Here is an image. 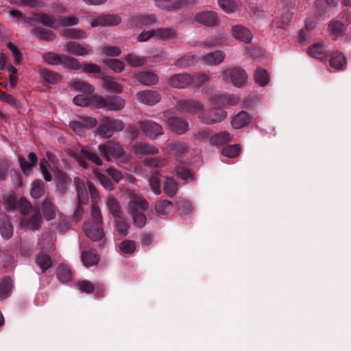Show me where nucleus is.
I'll return each instance as SVG.
<instances>
[{
	"label": "nucleus",
	"mask_w": 351,
	"mask_h": 351,
	"mask_svg": "<svg viewBox=\"0 0 351 351\" xmlns=\"http://www.w3.org/2000/svg\"><path fill=\"white\" fill-rule=\"evenodd\" d=\"M142 132L151 138H156L157 136L163 134L162 126L152 120H145L140 123Z\"/></svg>",
	"instance_id": "9b49d317"
},
{
	"label": "nucleus",
	"mask_w": 351,
	"mask_h": 351,
	"mask_svg": "<svg viewBox=\"0 0 351 351\" xmlns=\"http://www.w3.org/2000/svg\"><path fill=\"white\" fill-rule=\"evenodd\" d=\"M138 99L143 104L154 106L161 99L160 94L155 90H143L136 94Z\"/></svg>",
	"instance_id": "f3484780"
},
{
	"label": "nucleus",
	"mask_w": 351,
	"mask_h": 351,
	"mask_svg": "<svg viewBox=\"0 0 351 351\" xmlns=\"http://www.w3.org/2000/svg\"><path fill=\"white\" fill-rule=\"evenodd\" d=\"M36 263L40 267L43 272H45L52 265L50 256L46 254H38L36 258Z\"/></svg>",
	"instance_id": "de8ad7c7"
},
{
	"label": "nucleus",
	"mask_w": 351,
	"mask_h": 351,
	"mask_svg": "<svg viewBox=\"0 0 351 351\" xmlns=\"http://www.w3.org/2000/svg\"><path fill=\"white\" fill-rule=\"evenodd\" d=\"M329 28L331 33L336 36H340L346 29L343 23L338 20L330 21Z\"/></svg>",
	"instance_id": "680f3d73"
},
{
	"label": "nucleus",
	"mask_w": 351,
	"mask_h": 351,
	"mask_svg": "<svg viewBox=\"0 0 351 351\" xmlns=\"http://www.w3.org/2000/svg\"><path fill=\"white\" fill-rule=\"evenodd\" d=\"M64 50L77 56H84L93 51L88 46L84 47L80 43L74 41L68 42L64 45Z\"/></svg>",
	"instance_id": "dca6fc26"
},
{
	"label": "nucleus",
	"mask_w": 351,
	"mask_h": 351,
	"mask_svg": "<svg viewBox=\"0 0 351 351\" xmlns=\"http://www.w3.org/2000/svg\"><path fill=\"white\" fill-rule=\"evenodd\" d=\"M125 100L119 96L107 97L106 107L109 110L117 111L125 106Z\"/></svg>",
	"instance_id": "f704fd0d"
},
{
	"label": "nucleus",
	"mask_w": 351,
	"mask_h": 351,
	"mask_svg": "<svg viewBox=\"0 0 351 351\" xmlns=\"http://www.w3.org/2000/svg\"><path fill=\"white\" fill-rule=\"evenodd\" d=\"M74 184L77 195V202L73 218L75 221H80L84 214L82 204H87L88 202V194L84 182L79 178H74Z\"/></svg>",
	"instance_id": "f03ea898"
},
{
	"label": "nucleus",
	"mask_w": 351,
	"mask_h": 351,
	"mask_svg": "<svg viewBox=\"0 0 351 351\" xmlns=\"http://www.w3.org/2000/svg\"><path fill=\"white\" fill-rule=\"evenodd\" d=\"M241 149L239 145H232L224 147L221 150V154L228 158H235L240 154Z\"/></svg>",
	"instance_id": "5fc2aeb1"
},
{
	"label": "nucleus",
	"mask_w": 351,
	"mask_h": 351,
	"mask_svg": "<svg viewBox=\"0 0 351 351\" xmlns=\"http://www.w3.org/2000/svg\"><path fill=\"white\" fill-rule=\"evenodd\" d=\"M103 80L105 82L104 86L106 89L117 93L123 91V86L114 77L105 76Z\"/></svg>",
	"instance_id": "a18cd8bd"
},
{
	"label": "nucleus",
	"mask_w": 351,
	"mask_h": 351,
	"mask_svg": "<svg viewBox=\"0 0 351 351\" xmlns=\"http://www.w3.org/2000/svg\"><path fill=\"white\" fill-rule=\"evenodd\" d=\"M95 174L97 180L99 181L100 184L106 189L108 191H112L114 189V185L113 182L108 177L99 172H95Z\"/></svg>",
	"instance_id": "e2e57ef3"
},
{
	"label": "nucleus",
	"mask_w": 351,
	"mask_h": 351,
	"mask_svg": "<svg viewBox=\"0 0 351 351\" xmlns=\"http://www.w3.org/2000/svg\"><path fill=\"white\" fill-rule=\"evenodd\" d=\"M179 109L191 114H199L203 108V105L196 100H180L178 102Z\"/></svg>",
	"instance_id": "a211bd4d"
},
{
	"label": "nucleus",
	"mask_w": 351,
	"mask_h": 351,
	"mask_svg": "<svg viewBox=\"0 0 351 351\" xmlns=\"http://www.w3.org/2000/svg\"><path fill=\"white\" fill-rule=\"evenodd\" d=\"M44 182L40 180H34L32 184V189L30 191L31 196L34 199H38L44 195Z\"/></svg>",
	"instance_id": "c03bdc74"
},
{
	"label": "nucleus",
	"mask_w": 351,
	"mask_h": 351,
	"mask_svg": "<svg viewBox=\"0 0 351 351\" xmlns=\"http://www.w3.org/2000/svg\"><path fill=\"white\" fill-rule=\"evenodd\" d=\"M17 208L22 217H25L31 214L34 211V207L25 197H22L18 201Z\"/></svg>",
	"instance_id": "a19ab883"
},
{
	"label": "nucleus",
	"mask_w": 351,
	"mask_h": 351,
	"mask_svg": "<svg viewBox=\"0 0 351 351\" xmlns=\"http://www.w3.org/2000/svg\"><path fill=\"white\" fill-rule=\"evenodd\" d=\"M190 74L186 73L171 75L168 80V84L175 88H184L190 86Z\"/></svg>",
	"instance_id": "2eb2a0df"
},
{
	"label": "nucleus",
	"mask_w": 351,
	"mask_h": 351,
	"mask_svg": "<svg viewBox=\"0 0 351 351\" xmlns=\"http://www.w3.org/2000/svg\"><path fill=\"white\" fill-rule=\"evenodd\" d=\"M225 58V54L221 51H215L204 55L202 60L207 65H217L221 63Z\"/></svg>",
	"instance_id": "a878e982"
},
{
	"label": "nucleus",
	"mask_w": 351,
	"mask_h": 351,
	"mask_svg": "<svg viewBox=\"0 0 351 351\" xmlns=\"http://www.w3.org/2000/svg\"><path fill=\"white\" fill-rule=\"evenodd\" d=\"M218 4L228 14L233 13L239 9L238 4L234 0H218Z\"/></svg>",
	"instance_id": "09e8293b"
},
{
	"label": "nucleus",
	"mask_w": 351,
	"mask_h": 351,
	"mask_svg": "<svg viewBox=\"0 0 351 351\" xmlns=\"http://www.w3.org/2000/svg\"><path fill=\"white\" fill-rule=\"evenodd\" d=\"M84 231L86 235L92 241H99L104 237V232L101 226L86 222L84 224Z\"/></svg>",
	"instance_id": "4468645a"
},
{
	"label": "nucleus",
	"mask_w": 351,
	"mask_h": 351,
	"mask_svg": "<svg viewBox=\"0 0 351 351\" xmlns=\"http://www.w3.org/2000/svg\"><path fill=\"white\" fill-rule=\"evenodd\" d=\"M62 34L66 37L73 39H80L86 37V34L83 30L73 28L64 30Z\"/></svg>",
	"instance_id": "0e129e2a"
},
{
	"label": "nucleus",
	"mask_w": 351,
	"mask_h": 351,
	"mask_svg": "<svg viewBox=\"0 0 351 351\" xmlns=\"http://www.w3.org/2000/svg\"><path fill=\"white\" fill-rule=\"evenodd\" d=\"M99 150L101 155L108 161L110 160V156L116 158H122L125 152L122 147L113 141H108L106 143L101 144L99 146Z\"/></svg>",
	"instance_id": "0eeeda50"
},
{
	"label": "nucleus",
	"mask_w": 351,
	"mask_h": 351,
	"mask_svg": "<svg viewBox=\"0 0 351 351\" xmlns=\"http://www.w3.org/2000/svg\"><path fill=\"white\" fill-rule=\"evenodd\" d=\"M0 232L5 239H10L13 235V226L10 218L3 213L0 214Z\"/></svg>",
	"instance_id": "4be33fe9"
},
{
	"label": "nucleus",
	"mask_w": 351,
	"mask_h": 351,
	"mask_svg": "<svg viewBox=\"0 0 351 351\" xmlns=\"http://www.w3.org/2000/svg\"><path fill=\"white\" fill-rule=\"evenodd\" d=\"M71 86L75 90L86 94H91L95 90L91 84L84 81H75L72 83Z\"/></svg>",
	"instance_id": "3c124183"
},
{
	"label": "nucleus",
	"mask_w": 351,
	"mask_h": 351,
	"mask_svg": "<svg viewBox=\"0 0 351 351\" xmlns=\"http://www.w3.org/2000/svg\"><path fill=\"white\" fill-rule=\"evenodd\" d=\"M309 54L315 58L322 60L327 56L326 53L324 50V43H318L313 44L308 48Z\"/></svg>",
	"instance_id": "58836bf2"
},
{
	"label": "nucleus",
	"mask_w": 351,
	"mask_h": 351,
	"mask_svg": "<svg viewBox=\"0 0 351 351\" xmlns=\"http://www.w3.org/2000/svg\"><path fill=\"white\" fill-rule=\"evenodd\" d=\"M81 259L84 266L86 267L96 265L99 260V256L95 250H90L83 251L81 255Z\"/></svg>",
	"instance_id": "c85d7f7f"
},
{
	"label": "nucleus",
	"mask_w": 351,
	"mask_h": 351,
	"mask_svg": "<svg viewBox=\"0 0 351 351\" xmlns=\"http://www.w3.org/2000/svg\"><path fill=\"white\" fill-rule=\"evenodd\" d=\"M90 215L92 218V221L90 222L92 224L99 226L103 224L101 211L98 206H95L94 204L92 205Z\"/></svg>",
	"instance_id": "774afa93"
},
{
	"label": "nucleus",
	"mask_w": 351,
	"mask_h": 351,
	"mask_svg": "<svg viewBox=\"0 0 351 351\" xmlns=\"http://www.w3.org/2000/svg\"><path fill=\"white\" fill-rule=\"evenodd\" d=\"M27 158L28 161L22 156L19 158L21 169L26 176L31 173L32 167L35 166L38 162V158L34 152L29 153Z\"/></svg>",
	"instance_id": "b1692460"
},
{
	"label": "nucleus",
	"mask_w": 351,
	"mask_h": 351,
	"mask_svg": "<svg viewBox=\"0 0 351 351\" xmlns=\"http://www.w3.org/2000/svg\"><path fill=\"white\" fill-rule=\"evenodd\" d=\"M226 37L220 35L210 36L204 41V45L206 47H218L226 44Z\"/></svg>",
	"instance_id": "49530a36"
},
{
	"label": "nucleus",
	"mask_w": 351,
	"mask_h": 351,
	"mask_svg": "<svg viewBox=\"0 0 351 351\" xmlns=\"http://www.w3.org/2000/svg\"><path fill=\"white\" fill-rule=\"evenodd\" d=\"M154 36L161 40L174 39L177 37L176 31L171 27L158 28L154 30Z\"/></svg>",
	"instance_id": "473e14b6"
},
{
	"label": "nucleus",
	"mask_w": 351,
	"mask_h": 351,
	"mask_svg": "<svg viewBox=\"0 0 351 351\" xmlns=\"http://www.w3.org/2000/svg\"><path fill=\"white\" fill-rule=\"evenodd\" d=\"M41 210L46 221L52 220L56 216V207L52 200L48 197H45L43 200Z\"/></svg>",
	"instance_id": "6ab92c4d"
},
{
	"label": "nucleus",
	"mask_w": 351,
	"mask_h": 351,
	"mask_svg": "<svg viewBox=\"0 0 351 351\" xmlns=\"http://www.w3.org/2000/svg\"><path fill=\"white\" fill-rule=\"evenodd\" d=\"M167 123L170 130L178 134H185L189 130L188 122L182 117H170Z\"/></svg>",
	"instance_id": "f8f14e48"
},
{
	"label": "nucleus",
	"mask_w": 351,
	"mask_h": 351,
	"mask_svg": "<svg viewBox=\"0 0 351 351\" xmlns=\"http://www.w3.org/2000/svg\"><path fill=\"white\" fill-rule=\"evenodd\" d=\"M114 227L120 235L125 237L128 234L130 224L122 217V215L114 217Z\"/></svg>",
	"instance_id": "ea45409f"
},
{
	"label": "nucleus",
	"mask_w": 351,
	"mask_h": 351,
	"mask_svg": "<svg viewBox=\"0 0 351 351\" xmlns=\"http://www.w3.org/2000/svg\"><path fill=\"white\" fill-rule=\"evenodd\" d=\"M119 250L123 253L131 254L136 250V243L132 240H124L119 244Z\"/></svg>",
	"instance_id": "69168bd1"
},
{
	"label": "nucleus",
	"mask_w": 351,
	"mask_h": 351,
	"mask_svg": "<svg viewBox=\"0 0 351 351\" xmlns=\"http://www.w3.org/2000/svg\"><path fill=\"white\" fill-rule=\"evenodd\" d=\"M232 134L226 131L217 133L210 137V143L213 145H219L231 141Z\"/></svg>",
	"instance_id": "2f4dec72"
},
{
	"label": "nucleus",
	"mask_w": 351,
	"mask_h": 351,
	"mask_svg": "<svg viewBox=\"0 0 351 351\" xmlns=\"http://www.w3.org/2000/svg\"><path fill=\"white\" fill-rule=\"evenodd\" d=\"M124 126L122 121L105 117L100 121L97 132L101 137L110 138L114 132L123 130Z\"/></svg>",
	"instance_id": "7ed1b4c3"
},
{
	"label": "nucleus",
	"mask_w": 351,
	"mask_h": 351,
	"mask_svg": "<svg viewBox=\"0 0 351 351\" xmlns=\"http://www.w3.org/2000/svg\"><path fill=\"white\" fill-rule=\"evenodd\" d=\"M156 21V18L154 14H141L133 16L130 19L131 25L138 27L153 25Z\"/></svg>",
	"instance_id": "aec40b11"
},
{
	"label": "nucleus",
	"mask_w": 351,
	"mask_h": 351,
	"mask_svg": "<svg viewBox=\"0 0 351 351\" xmlns=\"http://www.w3.org/2000/svg\"><path fill=\"white\" fill-rule=\"evenodd\" d=\"M35 16L38 19V21H40L43 25L49 27L57 28L58 24H59L55 16L47 14H35Z\"/></svg>",
	"instance_id": "4c0bfd02"
},
{
	"label": "nucleus",
	"mask_w": 351,
	"mask_h": 351,
	"mask_svg": "<svg viewBox=\"0 0 351 351\" xmlns=\"http://www.w3.org/2000/svg\"><path fill=\"white\" fill-rule=\"evenodd\" d=\"M195 56L194 55H185L176 60L174 65L177 66L186 67L194 64Z\"/></svg>",
	"instance_id": "bf43d9fd"
},
{
	"label": "nucleus",
	"mask_w": 351,
	"mask_h": 351,
	"mask_svg": "<svg viewBox=\"0 0 351 351\" xmlns=\"http://www.w3.org/2000/svg\"><path fill=\"white\" fill-rule=\"evenodd\" d=\"M62 65L65 68L73 70H79L81 69V64L78 60L75 58L62 55Z\"/></svg>",
	"instance_id": "864d4df0"
},
{
	"label": "nucleus",
	"mask_w": 351,
	"mask_h": 351,
	"mask_svg": "<svg viewBox=\"0 0 351 351\" xmlns=\"http://www.w3.org/2000/svg\"><path fill=\"white\" fill-rule=\"evenodd\" d=\"M232 34L236 39L247 43L251 42L253 38L252 34L249 29L239 25L232 27Z\"/></svg>",
	"instance_id": "5701e85b"
},
{
	"label": "nucleus",
	"mask_w": 351,
	"mask_h": 351,
	"mask_svg": "<svg viewBox=\"0 0 351 351\" xmlns=\"http://www.w3.org/2000/svg\"><path fill=\"white\" fill-rule=\"evenodd\" d=\"M176 174L177 176L186 181H192L194 180L193 172L184 167H178L176 169Z\"/></svg>",
	"instance_id": "4d7b16f0"
},
{
	"label": "nucleus",
	"mask_w": 351,
	"mask_h": 351,
	"mask_svg": "<svg viewBox=\"0 0 351 351\" xmlns=\"http://www.w3.org/2000/svg\"><path fill=\"white\" fill-rule=\"evenodd\" d=\"M227 113L219 108H212L208 110H203L199 114L198 118L204 124L213 125L223 121Z\"/></svg>",
	"instance_id": "39448f33"
},
{
	"label": "nucleus",
	"mask_w": 351,
	"mask_h": 351,
	"mask_svg": "<svg viewBox=\"0 0 351 351\" xmlns=\"http://www.w3.org/2000/svg\"><path fill=\"white\" fill-rule=\"evenodd\" d=\"M69 154L71 157L75 159L83 168H88V163L84 159L90 160L98 166L102 165L101 159L97 153L93 152L84 147L81 149L80 152L71 151Z\"/></svg>",
	"instance_id": "423d86ee"
},
{
	"label": "nucleus",
	"mask_w": 351,
	"mask_h": 351,
	"mask_svg": "<svg viewBox=\"0 0 351 351\" xmlns=\"http://www.w3.org/2000/svg\"><path fill=\"white\" fill-rule=\"evenodd\" d=\"M106 206L114 218L122 215L123 212L121 206L114 197L109 196L107 197Z\"/></svg>",
	"instance_id": "7c9ffc66"
},
{
	"label": "nucleus",
	"mask_w": 351,
	"mask_h": 351,
	"mask_svg": "<svg viewBox=\"0 0 351 351\" xmlns=\"http://www.w3.org/2000/svg\"><path fill=\"white\" fill-rule=\"evenodd\" d=\"M45 61L50 64L58 65L61 64L62 56L56 54L53 52H48L43 55Z\"/></svg>",
	"instance_id": "338daca9"
},
{
	"label": "nucleus",
	"mask_w": 351,
	"mask_h": 351,
	"mask_svg": "<svg viewBox=\"0 0 351 351\" xmlns=\"http://www.w3.org/2000/svg\"><path fill=\"white\" fill-rule=\"evenodd\" d=\"M21 225L33 231L38 230L43 223V218L38 207H34L31 215L22 217L20 221Z\"/></svg>",
	"instance_id": "6e6552de"
},
{
	"label": "nucleus",
	"mask_w": 351,
	"mask_h": 351,
	"mask_svg": "<svg viewBox=\"0 0 351 351\" xmlns=\"http://www.w3.org/2000/svg\"><path fill=\"white\" fill-rule=\"evenodd\" d=\"M125 60L132 66H141L145 63V60L136 54L130 53L125 57Z\"/></svg>",
	"instance_id": "052dcab7"
},
{
	"label": "nucleus",
	"mask_w": 351,
	"mask_h": 351,
	"mask_svg": "<svg viewBox=\"0 0 351 351\" xmlns=\"http://www.w3.org/2000/svg\"><path fill=\"white\" fill-rule=\"evenodd\" d=\"M56 274L57 277L62 283H66L72 278V272L70 267L64 264L58 267Z\"/></svg>",
	"instance_id": "e433bc0d"
},
{
	"label": "nucleus",
	"mask_w": 351,
	"mask_h": 351,
	"mask_svg": "<svg viewBox=\"0 0 351 351\" xmlns=\"http://www.w3.org/2000/svg\"><path fill=\"white\" fill-rule=\"evenodd\" d=\"M136 80L146 86L156 84L158 81L157 75L153 71H143L138 73L135 76Z\"/></svg>",
	"instance_id": "393cba45"
},
{
	"label": "nucleus",
	"mask_w": 351,
	"mask_h": 351,
	"mask_svg": "<svg viewBox=\"0 0 351 351\" xmlns=\"http://www.w3.org/2000/svg\"><path fill=\"white\" fill-rule=\"evenodd\" d=\"M178 190L177 182L173 178L167 176L163 184V191L169 197H173L176 195Z\"/></svg>",
	"instance_id": "c756f323"
},
{
	"label": "nucleus",
	"mask_w": 351,
	"mask_h": 351,
	"mask_svg": "<svg viewBox=\"0 0 351 351\" xmlns=\"http://www.w3.org/2000/svg\"><path fill=\"white\" fill-rule=\"evenodd\" d=\"M221 77L224 81L230 80L237 87H241L246 83L247 75L241 67H234L225 69L221 73Z\"/></svg>",
	"instance_id": "20e7f679"
},
{
	"label": "nucleus",
	"mask_w": 351,
	"mask_h": 351,
	"mask_svg": "<svg viewBox=\"0 0 351 351\" xmlns=\"http://www.w3.org/2000/svg\"><path fill=\"white\" fill-rule=\"evenodd\" d=\"M346 64V60L343 53H334L332 55L330 60V65L336 69H341Z\"/></svg>",
	"instance_id": "603ef678"
},
{
	"label": "nucleus",
	"mask_w": 351,
	"mask_h": 351,
	"mask_svg": "<svg viewBox=\"0 0 351 351\" xmlns=\"http://www.w3.org/2000/svg\"><path fill=\"white\" fill-rule=\"evenodd\" d=\"M121 22V18L117 14H105L97 17L91 22V27L115 26Z\"/></svg>",
	"instance_id": "ddd939ff"
},
{
	"label": "nucleus",
	"mask_w": 351,
	"mask_h": 351,
	"mask_svg": "<svg viewBox=\"0 0 351 351\" xmlns=\"http://www.w3.org/2000/svg\"><path fill=\"white\" fill-rule=\"evenodd\" d=\"M173 209V204L167 199L158 200L155 204V211L160 215L169 214Z\"/></svg>",
	"instance_id": "c9c22d12"
},
{
	"label": "nucleus",
	"mask_w": 351,
	"mask_h": 351,
	"mask_svg": "<svg viewBox=\"0 0 351 351\" xmlns=\"http://www.w3.org/2000/svg\"><path fill=\"white\" fill-rule=\"evenodd\" d=\"M254 78L256 83L261 86H266L269 81V77L267 70L263 68L257 69L254 73Z\"/></svg>",
	"instance_id": "37998d69"
},
{
	"label": "nucleus",
	"mask_w": 351,
	"mask_h": 351,
	"mask_svg": "<svg viewBox=\"0 0 351 351\" xmlns=\"http://www.w3.org/2000/svg\"><path fill=\"white\" fill-rule=\"evenodd\" d=\"M196 22L204 26L213 27L218 25L219 17L213 11H203L197 13L194 17Z\"/></svg>",
	"instance_id": "9d476101"
},
{
	"label": "nucleus",
	"mask_w": 351,
	"mask_h": 351,
	"mask_svg": "<svg viewBox=\"0 0 351 351\" xmlns=\"http://www.w3.org/2000/svg\"><path fill=\"white\" fill-rule=\"evenodd\" d=\"M145 166L150 167H162L167 163V160L161 156H156L152 158H145L143 160Z\"/></svg>",
	"instance_id": "8fccbe9b"
},
{
	"label": "nucleus",
	"mask_w": 351,
	"mask_h": 351,
	"mask_svg": "<svg viewBox=\"0 0 351 351\" xmlns=\"http://www.w3.org/2000/svg\"><path fill=\"white\" fill-rule=\"evenodd\" d=\"M31 34L42 40L51 41L56 38V34L53 31L42 27H36L32 29Z\"/></svg>",
	"instance_id": "bb28decb"
},
{
	"label": "nucleus",
	"mask_w": 351,
	"mask_h": 351,
	"mask_svg": "<svg viewBox=\"0 0 351 351\" xmlns=\"http://www.w3.org/2000/svg\"><path fill=\"white\" fill-rule=\"evenodd\" d=\"M40 73L43 78L49 84L56 83L60 77V75L59 74L56 73L54 71H49L47 69H41Z\"/></svg>",
	"instance_id": "13d9d810"
},
{
	"label": "nucleus",
	"mask_w": 351,
	"mask_h": 351,
	"mask_svg": "<svg viewBox=\"0 0 351 351\" xmlns=\"http://www.w3.org/2000/svg\"><path fill=\"white\" fill-rule=\"evenodd\" d=\"M161 178L162 174L158 171L154 172L149 178V184L152 191L156 195L161 193Z\"/></svg>",
	"instance_id": "72a5a7b5"
},
{
	"label": "nucleus",
	"mask_w": 351,
	"mask_h": 351,
	"mask_svg": "<svg viewBox=\"0 0 351 351\" xmlns=\"http://www.w3.org/2000/svg\"><path fill=\"white\" fill-rule=\"evenodd\" d=\"M149 203L143 197H134L128 203V211L132 217L133 223L141 228L147 223V218L143 211L147 210Z\"/></svg>",
	"instance_id": "f257e3e1"
},
{
	"label": "nucleus",
	"mask_w": 351,
	"mask_h": 351,
	"mask_svg": "<svg viewBox=\"0 0 351 351\" xmlns=\"http://www.w3.org/2000/svg\"><path fill=\"white\" fill-rule=\"evenodd\" d=\"M252 117L245 111H241L237 113L231 121V125L234 129H241L247 126L251 122Z\"/></svg>",
	"instance_id": "412c9836"
},
{
	"label": "nucleus",
	"mask_w": 351,
	"mask_h": 351,
	"mask_svg": "<svg viewBox=\"0 0 351 351\" xmlns=\"http://www.w3.org/2000/svg\"><path fill=\"white\" fill-rule=\"evenodd\" d=\"M136 155L156 154L158 149L154 145L145 143H137L134 145Z\"/></svg>",
	"instance_id": "cd10ccee"
},
{
	"label": "nucleus",
	"mask_w": 351,
	"mask_h": 351,
	"mask_svg": "<svg viewBox=\"0 0 351 351\" xmlns=\"http://www.w3.org/2000/svg\"><path fill=\"white\" fill-rule=\"evenodd\" d=\"M104 63L116 73H121L125 68L124 63L118 59H108L104 60Z\"/></svg>",
	"instance_id": "6e6d98bb"
},
{
	"label": "nucleus",
	"mask_w": 351,
	"mask_h": 351,
	"mask_svg": "<svg viewBox=\"0 0 351 351\" xmlns=\"http://www.w3.org/2000/svg\"><path fill=\"white\" fill-rule=\"evenodd\" d=\"M96 124V119L90 117H81L77 121H71L69 125L77 134L82 136L85 129H91Z\"/></svg>",
	"instance_id": "1a4fd4ad"
},
{
	"label": "nucleus",
	"mask_w": 351,
	"mask_h": 351,
	"mask_svg": "<svg viewBox=\"0 0 351 351\" xmlns=\"http://www.w3.org/2000/svg\"><path fill=\"white\" fill-rule=\"evenodd\" d=\"M190 85L193 87H199L210 80L208 73H201L193 75H190Z\"/></svg>",
	"instance_id": "79ce46f5"
}]
</instances>
